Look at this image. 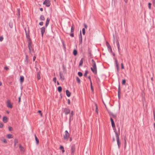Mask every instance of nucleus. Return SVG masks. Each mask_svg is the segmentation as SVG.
Returning <instances> with one entry per match:
<instances>
[{"mask_svg":"<svg viewBox=\"0 0 155 155\" xmlns=\"http://www.w3.org/2000/svg\"><path fill=\"white\" fill-rule=\"evenodd\" d=\"M118 96L119 99H120V85L119 84L118 87Z\"/></svg>","mask_w":155,"mask_h":155,"instance_id":"9b49d317","label":"nucleus"},{"mask_svg":"<svg viewBox=\"0 0 155 155\" xmlns=\"http://www.w3.org/2000/svg\"><path fill=\"white\" fill-rule=\"evenodd\" d=\"M3 38L2 37H0V41H2L3 40Z\"/></svg>","mask_w":155,"mask_h":155,"instance_id":"3c124183","label":"nucleus"},{"mask_svg":"<svg viewBox=\"0 0 155 155\" xmlns=\"http://www.w3.org/2000/svg\"><path fill=\"white\" fill-rule=\"evenodd\" d=\"M83 34L84 35L85 34V30L84 28H83L82 29Z\"/></svg>","mask_w":155,"mask_h":155,"instance_id":"2f4dec72","label":"nucleus"},{"mask_svg":"<svg viewBox=\"0 0 155 155\" xmlns=\"http://www.w3.org/2000/svg\"><path fill=\"white\" fill-rule=\"evenodd\" d=\"M95 106L96 107V112L97 113H98V111H97V104H95Z\"/></svg>","mask_w":155,"mask_h":155,"instance_id":"a19ab883","label":"nucleus"},{"mask_svg":"<svg viewBox=\"0 0 155 155\" xmlns=\"http://www.w3.org/2000/svg\"><path fill=\"white\" fill-rule=\"evenodd\" d=\"M74 115V112L73 111H72L71 112V114L70 116V118H71V117H72Z\"/></svg>","mask_w":155,"mask_h":155,"instance_id":"7c9ffc66","label":"nucleus"},{"mask_svg":"<svg viewBox=\"0 0 155 155\" xmlns=\"http://www.w3.org/2000/svg\"><path fill=\"white\" fill-rule=\"evenodd\" d=\"M53 81L55 83H56V78L55 77L54 78Z\"/></svg>","mask_w":155,"mask_h":155,"instance_id":"09e8293b","label":"nucleus"},{"mask_svg":"<svg viewBox=\"0 0 155 155\" xmlns=\"http://www.w3.org/2000/svg\"><path fill=\"white\" fill-rule=\"evenodd\" d=\"M153 5L155 4V0H152Z\"/></svg>","mask_w":155,"mask_h":155,"instance_id":"0e129e2a","label":"nucleus"},{"mask_svg":"<svg viewBox=\"0 0 155 155\" xmlns=\"http://www.w3.org/2000/svg\"><path fill=\"white\" fill-rule=\"evenodd\" d=\"M24 81V77L23 76H20V81L21 83H22Z\"/></svg>","mask_w":155,"mask_h":155,"instance_id":"a211bd4d","label":"nucleus"},{"mask_svg":"<svg viewBox=\"0 0 155 155\" xmlns=\"http://www.w3.org/2000/svg\"><path fill=\"white\" fill-rule=\"evenodd\" d=\"M70 35L71 37H74V33H71V34H70Z\"/></svg>","mask_w":155,"mask_h":155,"instance_id":"603ef678","label":"nucleus"},{"mask_svg":"<svg viewBox=\"0 0 155 155\" xmlns=\"http://www.w3.org/2000/svg\"><path fill=\"white\" fill-rule=\"evenodd\" d=\"M32 44V42L31 39H29V40L28 41V46L29 52L30 54H31L32 52H34Z\"/></svg>","mask_w":155,"mask_h":155,"instance_id":"7ed1b4c3","label":"nucleus"},{"mask_svg":"<svg viewBox=\"0 0 155 155\" xmlns=\"http://www.w3.org/2000/svg\"><path fill=\"white\" fill-rule=\"evenodd\" d=\"M58 91L59 92H61L62 91V87L61 86H59L58 88Z\"/></svg>","mask_w":155,"mask_h":155,"instance_id":"a878e982","label":"nucleus"},{"mask_svg":"<svg viewBox=\"0 0 155 155\" xmlns=\"http://www.w3.org/2000/svg\"><path fill=\"white\" fill-rule=\"evenodd\" d=\"M73 54L74 56L76 55L77 54V50H76V49H74V50L73 51Z\"/></svg>","mask_w":155,"mask_h":155,"instance_id":"393cba45","label":"nucleus"},{"mask_svg":"<svg viewBox=\"0 0 155 155\" xmlns=\"http://www.w3.org/2000/svg\"><path fill=\"white\" fill-rule=\"evenodd\" d=\"M76 80L78 83L79 84L80 83L81 80L78 77H77Z\"/></svg>","mask_w":155,"mask_h":155,"instance_id":"bb28decb","label":"nucleus"},{"mask_svg":"<svg viewBox=\"0 0 155 155\" xmlns=\"http://www.w3.org/2000/svg\"><path fill=\"white\" fill-rule=\"evenodd\" d=\"M59 75L60 76V78L62 81H63L64 79V77L62 73L60 71L59 72Z\"/></svg>","mask_w":155,"mask_h":155,"instance_id":"f8f14e48","label":"nucleus"},{"mask_svg":"<svg viewBox=\"0 0 155 155\" xmlns=\"http://www.w3.org/2000/svg\"><path fill=\"white\" fill-rule=\"evenodd\" d=\"M112 116H113V117H114V118H116V114H113L112 115Z\"/></svg>","mask_w":155,"mask_h":155,"instance_id":"052dcab7","label":"nucleus"},{"mask_svg":"<svg viewBox=\"0 0 155 155\" xmlns=\"http://www.w3.org/2000/svg\"><path fill=\"white\" fill-rule=\"evenodd\" d=\"M81 38H82V36L81 35V31H80V35L79 36V39H80Z\"/></svg>","mask_w":155,"mask_h":155,"instance_id":"f704fd0d","label":"nucleus"},{"mask_svg":"<svg viewBox=\"0 0 155 155\" xmlns=\"http://www.w3.org/2000/svg\"><path fill=\"white\" fill-rule=\"evenodd\" d=\"M111 125L112 127L113 128H115V125L114 123H113L111 124Z\"/></svg>","mask_w":155,"mask_h":155,"instance_id":"37998d69","label":"nucleus"},{"mask_svg":"<svg viewBox=\"0 0 155 155\" xmlns=\"http://www.w3.org/2000/svg\"><path fill=\"white\" fill-rule=\"evenodd\" d=\"M88 72L87 71H85V73L84 74V77H86L87 75V74L88 73Z\"/></svg>","mask_w":155,"mask_h":155,"instance_id":"58836bf2","label":"nucleus"},{"mask_svg":"<svg viewBox=\"0 0 155 155\" xmlns=\"http://www.w3.org/2000/svg\"><path fill=\"white\" fill-rule=\"evenodd\" d=\"M68 104H70V101L69 99H68Z\"/></svg>","mask_w":155,"mask_h":155,"instance_id":"6e6d98bb","label":"nucleus"},{"mask_svg":"<svg viewBox=\"0 0 155 155\" xmlns=\"http://www.w3.org/2000/svg\"><path fill=\"white\" fill-rule=\"evenodd\" d=\"M7 137L9 139L12 138L13 137L12 135L11 134H8L7 135Z\"/></svg>","mask_w":155,"mask_h":155,"instance_id":"5701e85b","label":"nucleus"},{"mask_svg":"<svg viewBox=\"0 0 155 155\" xmlns=\"http://www.w3.org/2000/svg\"><path fill=\"white\" fill-rule=\"evenodd\" d=\"M60 149L61 150L63 153H64V149L63 146H61L60 147Z\"/></svg>","mask_w":155,"mask_h":155,"instance_id":"cd10ccee","label":"nucleus"},{"mask_svg":"<svg viewBox=\"0 0 155 155\" xmlns=\"http://www.w3.org/2000/svg\"><path fill=\"white\" fill-rule=\"evenodd\" d=\"M82 38H81L80 39H79V42L80 43H82Z\"/></svg>","mask_w":155,"mask_h":155,"instance_id":"e2e57ef3","label":"nucleus"},{"mask_svg":"<svg viewBox=\"0 0 155 155\" xmlns=\"http://www.w3.org/2000/svg\"><path fill=\"white\" fill-rule=\"evenodd\" d=\"M38 112L40 114V116L41 117H42V114L41 113V111L40 110H39L38 111Z\"/></svg>","mask_w":155,"mask_h":155,"instance_id":"72a5a7b5","label":"nucleus"},{"mask_svg":"<svg viewBox=\"0 0 155 155\" xmlns=\"http://www.w3.org/2000/svg\"><path fill=\"white\" fill-rule=\"evenodd\" d=\"M84 27L85 28H87V25H86V24H84Z\"/></svg>","mask_w":155,"mask_h":155,"instance_id":"680f3d73","label":"nucleus"},{"mask_svg":"<svg viewBox=\"0 0 155 155\" xmlns=\"http://www.w3.org/2000/svg\"><path fill=\"white\" fill-rule=\"evenodd\" d=\"M43 4L45 5L47 7H48L51 5L50 1L48 0H45Z\"/></svg>","mask_w":155,"mask_h":155,"instance_id":"39448f33","label":"nucleus"},{"mask_svg":"<svg viewBox=\"0 0 155 155\" xmlns=\"http://www.w3.org/2000/svg\"><path fill=\"white\" fill-rule=\"evenodd\" d=\"M36 58V57L35 56H34L33 58V61H35Z\"/></svg>","mask_w":155,"mask_h":155,"instance_id":"bf43d9fd","label":"nucleus"},{"mask_svg":"<svg viewBox=\"0 0 155 155\" xmlns=\"http://www.w3.org/2000/svg\"><path fill=\"white\" fill-rule=\"evenodd\" d=\"M70 136V134L68 132V131L65 130L64 132V134L63 136L64 139L67 140Z\"/></svg>","mask_w":155,"mask_h":155,"instance_id":"20e7f679","label":"nucleus"},{"mask_svg":"<svg viewBox=\"0 0 155 155\" xmlns=\"http://www.w3.org/2000/svg\"><path fill=\"white\" fill-rule=\"evenodd\" d=\"M110 119L111 124L114 123V121L112 117H110Z\"/></svg>","mask_w":155,"mask_h":155,"instance_id":"de8ad7c7","label":"nucleus"},{"mask_svg":"<svg viewBox=\"0 0 155 155\" xmlns=\"http://www.w3.org/2000/svg\"><path fill=\"white\" fill-rule=\"evenodd\" d=\"M41 78L39 72L37 74V79L38 80H39Z\"/></svg>","mask_w":155,"mask_h":155,"instance_id":"c85d7f7f","label":"nucleus"},{"mask_svg":"<svg viewBox=\"0 0 155 155\" xmlns=\"http://www.w3.org/2000/svg\"><path fill=\"white\" fill-rule=\"evenodd\" d=\"M3 121L4 122V123H6L7 121H8V119H7V117H5V116H4L3 117Z\"/></svg>","mask_w":155,"mask_h":155,"instance_id":"f3484780","label":"nucleus"},{"mask_svg":"<svg viewBox=\"0 0 155 155\" xmlns=\"http://www.w3.org/2000/svg\"><path fill=\"white\" fill-rule=\"evenodd\" d=\"M66 94L67 96L68 97H69L71 95V93L70 92V91L68 90H66Z\"/></svg>","mask_w":155,"mask_h":155,"instance_id":"dca6fc26","label":"nucleus"},{"mask_svg":"<svg viewBox=\"0 0 155 155\" xmlns=\"http://www.w3.org/2000/svg\"><path fill=\"white\" fill-rule=\"evenodd\" d=\"M72 140V138L71 137H70L69 138V140L70 142H71Z\"/></svg>","mask_w":155,"mask_h":155,"instance_id":"69168bd1","label":"nucleus"},{"mask_svg":"<svg viewBox=\"0 0 155 155\" xmlns=\"http://www.w3.org/2000/svg\"><path fill=\"white\" fill-rule=\"evenodd\" d=\"M20 150L21 152H24V149L23 147H22L21 148H20Z\"/></svg>","mask_w":155,"mask_h":155,"instance_id":"c9c22d12","label":"nucleus"},{"mask_svg":"<svg viewBox=\"0 0 155 155\" xmlns=\"http://www.w3.org/2000/svg\"><path fill=\"white\" fill-rule=\"evenodd\" d=\"M25 33H26V37L28 39V40H29V39H31L29 38V31L28 30V31H27L26 29H25Z\"/></svg>","mask_w":155,"mask_h":155,"instance_id":"9d476101","label":"nucleus"},{"mask_svg":"<svg viewBox=\"0 0 155 155\" xmlns=\"http://www.w3.org/2000/svg\"><path fill=\"white\" fill-rule=\"evenodd\" d=\"M83 61V58H82L79 64V66H81L82 65Z\"/></svg>","mask_w":155,"mask_h":155,"instance_id":"6ab92c4d","label":"nucleus"},{"mask_svg":"<svg viewBox=\"0 0 155 155\" xmlns=\"http://www.w3.org/2000/svg\"><path fill=\"white\" fill-rule=\"evenodd\" d=\"M22 147L21 146V144H19V148H21Z\"/></svg>","mask_w":155,"mask_h":155,"instance_id":"774afa93","label":"nucleus"},{"mask_svg":"<svg viewBox=\"0 0 155 155\" xmlns=\"http://www.w3.org/2000/svg\"><path fill=\"white\" fill-rule=\"evenodd\" d=\"M64 111L65 114L67 115L70 113V110L69 108H64Z\"/></svg>","mask_w":155,"mask_h":155,"instance_id":"0eeeda50","label":"nucleus"},{"mask_svg":"<svg viewBox=\"0 0 155 155\" xmlns=\"http://www.w3.org/2000/svg\"><path fill=\"white\" fill-rule=\"evenodd\" d=\"M8 129L9 131H12L13 129L11 127H9Z\"/></svg>","mask_w":155,"mask_h":155,"instance_id":"49530a36","label":"nucleus"},{"mask_svg":"<svg viewBox=\"0 0 155 155\" xmlns=\"http://www.w3.org/2000/svg\"><path fill=\"white\" fill-rule=\"evenodd\" d=\"M126 83V80L125 79H124L122 80V84L123 85H124Z\"/></svg>","mask_w":155,"mask_h":155,"instance_id":"e433bc0d","label":"nucleus"},{"mask_svg":"<svg viewBox=\"0 0 155 155\" xmlns=\"http://www.w3.org/2000/svg\"><path fill=\"white\" fill-rule=\"evenodd\" d=\"M121 68L122 69H124V66H123V63H121Z\"/></svg>","mask_w":155,"mask_h":155,"instance_id":"864d4df0","label":"nucleus"},{"mask_svg":"<svg viewBox=\"0 0 155 155\" xmlns=\"http://www.w3.org/2000/svg\"><path fill=\"white\" fill-rule=\"evenodd\" d=\"M1 141L5 143H7V141L5 139L3 140H2Z\"/></svg>","mask_w":155,"mask_h":155,"instance_id":"4c0bfd02","label":"nucleus"},{"mask_svg":"<svg viewBox=\"0 0 155 155\" xmlns=\"http://www.w3.org/2000/svg\"><path fill=\"white\" fill-rule=\"evenodd\" d=\"M108 51L111 53L112 52V50L111 46L107 47Z\"/></svg>","mask_w":155,"mask_h":155,"instance_id":"412c9836","label":"nucleus"},{"mask_svg":"<svg viewBox=\"0 0 155 155\" xmlns=\"http://www.w3.org/2000/svg\"><path fill=\"white\" fill-rule=\"evenodd\" d=\"M50 21V19L49 18H48L47 19L46 22V24H45V26L46 27H47Z\"/></svg>","mask_w":155,"mask_h":155,"instance_id":"2eb2a0df","label":"nucleus"},{"mask_svg":"<svg viewBox=\"0 0 155 155\" xmlns=\"http://www.w3.org/2000/svg\"><path fill=\"white\" fill-rule=\"evenodd\" d=\"M75 145L74 144L72 145L71 146V153H74L75 151Z\"/></svg>","mask_w":155,"mask_h":155,"instance_id":"1a4fd4ad","label":"nucleus"},{"mask_svg":"<svg viewBox=\"0 0 155 155\" xmlns=\"http://www.w3.org/2000/svg\"><path fill=\"white\" fill-rule=\"evenodd\" d=\"M43 24V22H41L39 23V25H42Z\"/></svg>","mask_w":155,"mask_h":155,"instance_id":"5fc2aeb1","label":"nucleus"},{"mask_svg":"<svg viewBox=\"0 0 155 155\" xmlns=\"http://www.w3.org/2000/svg\"><path fill=\"white\" fill-rule=\"evenodd\" d=\"M116 43H117V47L118 48V51H119V53L120 54V45H119V41L118 40H117V41H116Z\"/></svg>","mask_w":155,"mask_h":155,"instance_id":"4468645a","label":"nucleus"},{"mask_svg":"<svg viewBox=\"0 0 155 155\" xmlns=\"http://www.w3.org/2000/svg\"><path fill=\"white\" fill-rule=\"evenodd\" d=\"M14 146H15L16 144L18 143V140L17 139H15L14 140Z\"/></svg>","mask_w":155,"mask_h":155,"instance_id":"c756f323","label":"nucleus"},{"mask_svg":"<svg viewBox=\"0 0 155 155\" xmlns=\"http://www.w3.org/2000/svg\"><path fill=\"white\" fill-rule=\"evenodd\" d=\"M88 78L89 79V80L90 81V83H91V82H92V81H91V78L90 76H88Z\"/></svg>","mask_w":155,"mask_h":155,"instance_id":"4d7b16f0","label":"nucleus"},{"mask_svg":"<svg viewBox=\"0 0 155 155\" xmlns=\"http://www.w3.org/2000/svg\"><path fill=\"white\" fill-rule=\"evenodd\" d=\"M3 125L2 123H0V128H2L3 127Z\"/></svg>","mask_w":155,"mask_h":155,"instance_id":"79ce46f5","label":"nucleus"},{"mask_svg":"<svg viewBox=\"0 0 155 155\" xmlns=\"http://www.w3.org/2000/svg\"><path fill=\"white\" fill-rule=\"evenodd\" d=\"M151 4L149 2L148 4V8L149 9H150L151 8Z\"/></svg>","mask_w":155,"mask_h":155,"instance_id":"ea45409f","label":"nucleus"},{"mask_svg":"<svg viewBox=\"0 0 155 155\" xmlns=\"http://www.w3.org/2000/svg\"><path fill=\"white\" fill-rule=\"evenodd\" d=\"M45 18L44 15H41L40 17V20L41 21H44L45 20Z\"/></svg>","mask_w":155,"mask_h":155,"instance_id":"4be33fe9","label":"nucleus"},{"mask_svg":"<svg viewBox=\"0 0 155 155\" xmlns=\"http://www.w3.org/2000/svg\"><path fill=\"white\" fill-rule=\"evenodd\" d=\"M45 28L44 27H42L41 28V32L42 36H43L44 33L45 31Z\"/></svg>","mask_w":155,"mask_h":155,"instance_id":"ddd939ff","label":"nucleus"},{"mask_svg":"<svg viewBox=\"0 0 155 155\" xmlns=\"http://www.w3.org/2000/svg\"><path fill=\"white\" fill-rule=\"evenodd\" d=\"M26 59L27 60V62H28V56L27 55H26Z\"/></svg>","mask_w":155,"mask_h":155,"instance_id":"c03bdc74","label":"nucleus"},{"mask_svg":"<svg viewBox=\"0 0 155 155\" xmlns=\"http://www.w3.org/2000/svg\"><path fill=\"white\" fill-rule=\"evenodd\" d=\"M90 83L91 88L92 90H93V87L92 85V82H91V83Z\"/></svg>","mask_w":155,"mask_h":155,"instance_id":"8fccbe9b","label":"nucleus"},{"mask_svg":"<svg viewBox=\"0 0 155 155\" xmlns=\"http://www.w3.org/2000/svg\"><path fill=\"white\" fill-rule=\"evenodd\" d=\"M93 68H91V71L95 74H97V68L94 59L91 60Z\"/></svg>","mask_w":155,"mask_h":155,"instance_id":"f257e3e1","label":"nucleus"},{"mask_svg":"<svg viewBox=\"0 0 155 155\" xmlns=\"http://www.w3.org/2000/svg\"><path fill=\"white\" fill-rule=\"evenodd\" d=\"M74 30V25H72L71 27V32H73Z\"/></svg>","mask_w":155,"mask_h":155,"instance_id":"aec40b11","label":"nucleus"},{"mask_svg":"<svg viewBox=\"0 0 155 155\" xmlns=\"http://www.w3.org/2000/svg\"><path fill=\"white\" fill-rule=\"evenodd\" d=\"M7 107L10 108H12L13 107L12 105L11 104L10 101L9 100H8L6 102Z\"/></svg>","mask_w":155,"mask_h":155,"instance_id":"423d86ee","label":"nucleus"},{"mask_svg":"<svg viewBox=\"0 0 155 155\" xmlns=\"http://www.w3.org/2000/svg\"><path fill=\"white\" fill-rule=\"evenodd\" d=\"M114 60L115 63V65L117 68V71L118 72L119 71V65L118 63V61L117 59L115 58H114Z\"/></svg>","mask_w":155,"mask_h":155,"instance_id":"6e6552de","label":"nucleus"},{"mask_svg":"<svg viewBox=\"0 0 155 155\" xmlns=\"http://www.w3.org/2000/svg\"><path fill=\"white\" fill-rule=\"evenodd\" d=\"M106 46L107 47L110 46V45H109V43L107 41L106 42Z\"/></svg>","mask_w":155,"mask_h":155,"instance_id":"a18cd8bd","label":"nucleus"},{"mask_svg":"<svg viewBox=\"0 0 155 155\" xmlns=\"http://www.w3.org/2000/svg\"><path fill=\"white\" fill-rule=\"evenodd\" d=\"M113 130H114V131L115 132V134L116 138V140L117 143V144L118 145L119 148L120 147V141L119 135V134L117 132L116 129L115 127V128H113Z\"/></svg>","mask_w":155,"mask_h":155,"instance_id":"f03ea898","label":"nucleus"},{"mask_svg":"<svg viewBox=\"0 0 155 155\" xmlns=\"http://www.w3.org/2000/svg\"><path fill=\"white\" fill-rule=\"evenodd\" d=\"M35 140L36 141V143L37 144H38L39 143V140L38 138L36 136V135H35Z\"/></svg>","mask_w":155,"mask_h":155,"instance_id":"b1692460","label":"nucleus"},{"mask_svg":"<svg viewBox=\"0 0 155 155\" xmlns=\"http://www.w3.org/2000/svg\"><path fill=\"white\" fill-rule=\"evenodd\" d=\"M63 70H65V68L64 65H63Z\"/></svg>","mask_w":155,"mask_h":155,"instance_id":"338daca9","label":"nucleus"},{"mask_svg":"<svg viewBox=\"0 0 155 155\" xmlns=\"http://www.w3.org/2000/svg\"><path fill=\"white\" fill-rule=\"evenodd\" d=\"M4 69L6 70H8L9 69V68L7 67H5L4 68Z\"/></svg>","mask_w":155,"mask_h":155,"instance_id":"13d9d810","label":"nucleus"},{"mask_svg":"<svg viewBox=\"0 0 155 155\" xmlns=\"http://www.w3.org/2000/svg\"><path fill=\"white\" fill-rule=\"evenodd\" d=\"M78 75L80 76V77H81L82 75V73L81 72H79L78 73Z\"/></svg>","mask_w":155,"mask_h":155,"instance_id":"473e14b6","label":"nucleus"}]
</instances>
